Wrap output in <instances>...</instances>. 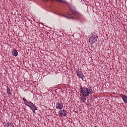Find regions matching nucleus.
Wrapping results in <instances>:
<instances>
[{
    "mask_svg": "<svg viewBox=\"0 0 127 127\" xmlns=\"http://www.w3.org/2000/svg\"><path fill=\"white\" fill-rule=\"evenodd\" d=\"M94 127H97V126H94Z\"/></svg>",
    "mask_w": 127,
    "mask_h": 127,
    "instance_id": "18",
    "label": "nucleus"
},
{
    "mask_svg": "<svg viewBox=\"0 0 127 127\" xmlns=\"http://www.w3.org/2000/svg\"><path fill=\"white\" fill-rule=\"evenodd\" d=\"M75 70L76 71V73L78 77L83 79V78H84V74H83V72L79 70V69H78L77 70V69H75Z\"/></svg>",
    "mask_w": 127,
    "mask_h": 127,
    "instance_id": "4",
    "label": "nucleus"
},
{
    "mask_svg": "<svg viewBox=\"0 0 127 127\" xmlns=\"http://www.w3.org/2000/svg\"><path fill=\"white\" fill-rule=\"evenodd\" d=\"M97 40H98V36H92L91 38L89 39L88 42L91 43L92 46V44H94Z\"/></svg>",
    "mask_w": 127,
    "mask_h": 127,
    "instance_id": "2",
    "label": "nucleus"
},
{
    "mask_svg": "<svg viewBox=\"0 0 127 127\" xmlns=\"http://www.w3.org/2000/svg\"><path fill=\"white\" fill-rule=\"evenodd\" d=\"M46 1H48V0H45ZM56 1L58 2H63V3H64V4H65L67 6H69L70 5V4L68 1L65 0H56Z\"/></svg>",
    "mask_w": 127,
    "mask_h": 127,
    "instance_id": "6",
    "label": "nucleus"
},
{
    "mask_svg": "<svg viewBox=\"0 0 127 127\" xmlns=\"http://www.w3.org/2000/svg\"><path fill=\"white\" fill-rule=\"evenodd\" d=\"M81 93L84 97H88L89 96V89L87 87H82L80 88Z\"/></svg>",
    "mask_w": 127,
    "mask_h": 127,
    "instance_id": "1",
    "label": "nucleus"
},
{
    "mask_svg": "<svg viewBox=\"0 0 127 127\" xmlns=\"http://www.w3.org/2000/svg\"><path fill=\"white\" fill-rule=\"evenodd\" d=\"M32 111H33V113L34 114H35V111H36V110H34V109H33V110H32Z\"/></svg>",
    "mask_w": 127,
    "mask_h": 127,
    "instance_id": "16",
    "label": "nucleus"
},
{
    "mask_svg": "<svg viewBox=\"0 0 127 127\" xmlns=\"http://www.w3.org/2000/svg\"><path fill=\"white\" fill-rule=\"evenodd\" d=\"M64 17H66V18H71L72 19H74V17H68L67 16H65V15H64Z\"/></svg>",
    "mask_w": 127,
    "mask_h": 127,
    "instance_id": "14",
    "label": "nucleus"
},
{
    "mask_svg": "<svg viewBox=\"0 0 127 127\" xmlns=\"http://www.w3.org/2000/svg\"><path fill=\"white\" fill-rule=\"evenodd\" d=\"M56 107L57 109L62 110L63 109V103L61 101L57 103Z\"/></svg>",
    "mask_w": 127,
    "mask_h": 127,
    "instance_id": "5",
    "label": "nucleus"
},
{
    "mask_svg": "<svg viewBox=\"0 0 127 127\" xmlns=\"http://www.w3.org/2000/svg\"><path fill=\"white\" fill-rule=\"evenodd\" d=\"M7 93L8 96H10L11 95V92H10V88L8 86L7 87Z\"/></svg>",
    "mask_w": 127,
    "mask_h": 127,
    "instance_id": "10",
    "label": "nucleus"
},
{
    "mask_svg": "<svg viewBox=\"0 0 127 127\" xmlns=\"http://www.w3.org/2000/svg\"><path fill=\"white\" fill-rule=\"evenodd\" d=\"M121 97H122V99L124 103L127 104V96L125 95L121 94Z\"/></svg>",
    "mask_w": 127,
    "mask_h": 127,
    "instance_id": "7",
    "label": "nucleus"
},
{
    "mask_svg": "<svg viewBox=\"0 0 127 127\" xmlns=\"http://www.w3.org/2000/svg\"><path fill=\"white\" fill-rule=\"evenodd\" d=\"M73 13H75V12H76V11H74L73 12H72Z\"/></svg>",
    "mask_w": 127,
    "mask_h": 127,
    "instance_id": "17",
    "label": "nucleus"
},
{
    "mask_svg": "<svg viewBox=\"0 0 127 127\" xmlns=\"http://www.w3.org/2000/svg\"><path fill=\"white\" fill-rule=\"evenodd\" d=\"M30 108H31V110H37V107H36L35 104H33V103H32Z\"/></svg>",
    "mask_w": 127,
    "mask_h": 127,
    "instance_id": "9",
    "label": "nucleus"
},
{
    "mask_svg": "<svg viewBox=\"0 0 127 127\" xmlns=\"http://www.w3.org/2000/svg\"><path fill=\"white\" fill-rule=\"evenodd\" d=\"M23 100L24 101V104H25L27 102V100L25 99L24 97L23 98Z\"/></svg>",
    "mask_w": 127,
    "mask_h": 127,
    "instance_id": "15",
    "label": "nucleus"
},
{
    "mask_svg": "<svg viewBox=\"0 0 127 127\" xmlns=\"http://www.w3.org/2000/svg\"><path fill=\"white\" fill-rule=\"evenodd\" d=\"M32 104H33L32 102H28V101H27V102H26L25 103V104L26 106H27L28 107H29V108H30L31 107Z\"/></svg>",
    "mask_w": 127,
    "mask_h": 127,
    "instance_id": "11",
    "label": "nucleus"
},
{
    "mask_svg": "<svg viewBox=\"0 0 127 127\" xmlns=\"http://www.w3.org/2000/svg\"><path fill=\"white\" fill-rule=\"evenodd\" d=\"M12 54L13 56H17L18 55V52L15 50H13L12 51Z\"/></svg>",
    "mask_w": 127,
    "mask_h": 127,
    "instance_id": "8",
    "label": "nucleus"
},
{
    "mask_svg": "<svg viewBox=\"0 0 127 127\" xmlns=\"http://www.w3.org/2000/svg\"><path fill=\"white\" fill-rule=\"evenodd\" d=\"M56 14H58V13H56Z\"/></svg>",
    "mask_w": 127,
    "mask_h": 127,
    "instance_id": "19",
    "label": "nucleus"
},
{
    "mask_svg": "<svg viewBox=\"0 0 127 127\" xmlns=\"http://www.w3.org/2000/svg\"><path fill=\"white\" fill-rule=\"evenodd\" d=\"M81 101H82V102L83 103H85L86 102V97H84V96L82 97H81Z\"/></svg>",
    "mask_w": 127,
    "mask_h": 127,
    "instance_id": "13",
    "label": "nucleus"
},
{
    "mask_svg": "<svg viewBox=\"0 0 127 127\" xmlns=\"http://www.w3.org/2000/svg\"><path fill=\"white\" fill-rule=\"evenodd\" d=\"M88 91H89V94L90 95H92L93 94V90L92 89V88H90L89 89H88Z\"/></svg>",
    "mask_w": 127,
    "mask_h": 127,
    "instance_id": "12",
    "label": "nucleus"
},
{
    "mask_svg": "<svg viewBox=\"0 0 127 127\" xmlns=\"http://www.w3.org/2000/svg\"><path fill=\"white\" fill-rule=\"evenodd\" d=\"M59 116L60 117H66L67 116V111L65 110H61L59 112Z\"/></svg>",
    "mask_w": 127,
    "mask_h": 127,
    "instance_id": "3",
    "label": "nucleus"
}]
</instances>
